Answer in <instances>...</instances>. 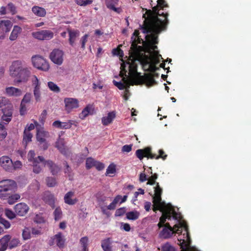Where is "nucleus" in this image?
I'll use <instances>...</instances> for the list:
<instances>
[{
  "instance_id": "obj_8",
  "label": "nucleus",
  "mask_w": 251,
  "mask_h": 251,
  "mask_svg": "<svg viewBox=\"0 0 251 251\" xmlns=\"http://www.w3.org/2000/svg\"><path fill=\"white\" fill-rule=\"evenodd\" d=\"M32 36L35 39L39 40H49L53 37V33L50 30H43L33 32Z\"/></svg>"
},
{
  "instance_id": "obj_23",
  "label": "nucleus",
  "mask_w": 251,
  "mask_h": 251,
  "mask_svg": "<svg viewBox=\"0 0 251 251\" xmlns=\"http://www.w3.org/2000/svg\"><path fill=\"white\" fill-rule=\"evenodd\" d=\"M36 138L38 142H44L46 138L49 137V133L43 128L37 127Z\"/></svg>"
},
{
  "instance_id": "obj_1",
  "label": "nucleus",
  "mask_w": 251,
  "mask_h": 251,
  "mask_svg": "<svg viewBox=\"0 0 251 251\" xmlns=\"http://www.w3.org/2000/svg\"><path fill=\"white\" fill-rule=\"evenodd\" d=\"M167 23L163 21L157 17L153 18L149 22H144L142 26L143 32L147 34L145 38L147 40V46L145 48L146 51L151 54H155V52H158L156 44L158 43V34L162 31L167 29Z\"/></svg>"
},
{
  "instance_id": "obj_19",
  "label": "nucleus",
  "mask_w": 251,
  "mask_h": 251,
  "mask_svg": "<svg viewBox=\"0 0 251 251\" xmlns=\"http://www.w3.org/2000/svg\"><path fill=\"white\" fill-rule=\"evenodd\" d=\"M43 201L52 208L55 207V199L53 194L50 192H45L43 196Z\"/></svg>"
},
{
  "instance_id": "obj_14",
  "label": "nucleus",
  "mask_w": 251,
  "mask_h": 251,
  "mask_svg": "<svg viewBox=\"0 0 251 251\" xmlns=\"http://www.w3.org/2000/svg\"><path fill=\"white\" fill-rule=\"evenodd\" d=\"M15 213L20 216H24L29 210L28 205L23 202L19 203L14 206Z\"/></svg>"
},
{
  "instance_id": "obj_7",
  "label": "nucleus",
  "mask_w": 251,
  "mask_h": 251,
  "mask_svg": "<svg viewBox=\"0 0 251 251\" xmlns=\"http://www.w3.org/2000/svg\"><path fill=\"white\" fill-rule=\"evenodd\" d=\"M33 65L36 68L44 71H47L50 68L48 62L43 57L36 55L32 57Z\"/></svg>"
},
{
  "instance_id": "obj_15",
  "label": "nucleus",
  "mask_w": 251,
  "mask_h": 251,
  "mask_svg": "<svg viewBox=\"0 0 251 251\" xmlns=\"http://www.w3.org/2000/svg\"><path fill=\"white\" fill-rule=\"evenodd\" d=\"M65 103V109L68 113L70 112L74 108L78 107V102L77 100L73 98H66L64 100Z\"/></svg>"
},
{
  "instance_id": "obj_60",
  "label": "nucleus",
  "mask_w": 251,
  "mask_h": 251,
  "mask_svg": "<svg viewBox=\"0 0 251 251\" xmlns=\"http://www.w3.org/2000/svg\"><path fill=\"white\" fill-rule=\"evenodd\" d=\"M31 234L33 236L36 237L38 235H41L42 234L41 230L40 228H36V227H32L30 228Z\"/></svg>"
},
{
  "instance_id": "obj_9",
  "label": "nucleus",
  "mask_w": 251,
  "mask_h": 251,
  "mask_svg": "<svg viewBox=\"0 0 251 251\" xmlns=\"http://www.w3.org/2000/svg\"><path fill=\"white\" fill-rule=\"evenodd\" d=\"M65 239L61 232H58L49 241V245L52 246L56 244L60 249H62L65 246Z\"/></svg>"
},
{
  "instance_id": "obj_51",
  "label": "nucleus",
  "mask_w": 251,
  "mask_h": 251,
  "mask_svg": "<svg viewBox=\"0 0 251 251\" xmlns=\"http://www.w3.org/2000/svg\"><path fill=\"white\" fill-rule=\"evenodd\" d=\"M40 162L39 160H38L35 162L32 163L33 165V172L35 174H39L42 171V168L39 165Z\"/></svg>"
},
{
  "instance_id": "obj_57",
  "label": "nucleus",
  "mask_w": 251,
  "mask_h": 251,
  "mask_svg": "<svg viewBox=\"0 0 251 251\" xmlns=\"http://www.w3.org/2000/svg\"><path fill=\"white\" fill-rule=\"evenodd\" d=\"M145 63L147 64H149V69L150 71L152 73H154L156 71L159 70V68L157 67L155 64L152 63H151L148 60H146Z\"/></svg>"
},
{
  "instance_id": "obj_20",
  "label": "nucleus",
  "mask_w": 251,
  "mask_h": 251,
  "mask_svg": "<svg viewBox=\"0 0 251 251\" xmlns=\"http://www.w3.org/2000/svg\"><path fill=\"white\" fill-rule=\"evenodd\" d=\"M12 26V23L8 20L0 21V32L7 33L10 31Z\"/></svg>"
},
{
  "instance_id": "obj_28",
  "label": "nucleus",
  "mask_w": 251,
  "mask_h": 251,
  "mask_svg": "<svg viewBox=\"0 0 251 251\" xmlns=\"http://www.w3.org/2000/svg\"><path fill=\"white\" fill-rule=\"evenodd\" d=\"M35 153L34 151H30L27 154L28 160L29 162L33 163L39 160L40 162H43L44 161V158L42 156H38L35 157Z\"/></svg>"
},
{
  "instance_id": "obj_6",
  "label": "nucleus",
  "mask_w": 251,
  "mask_h": 251,
  "mask_svg": "<svg viewBox=\"0 0 251 251\" xmlns=\"http://www.w3.org/2000/svg\"><path fill=\"white\" fill-rule=\"evenodd\" d=\"M139 30H135L131 37V45L130 49L134 54L135 53H138L142 50V46H138L137 45L138 44H142L144 46L145 48H146L147 44V40L146 39V40L144 41L140 37V36H139Z\"/></svg>"
},
{
  "instance_id": "obj_44",
  "label": "nucleus",
  "mask_w": 251,
  "mask_h": 251,
  "mask_svg": "<svg viewBox=\"0 0 251 251\" xmlns=\"http://www.w3.org/2000/svg\"><path fill=\"white\" fill-rule=\"evenodd\" d=\"M48 86L49 89L55 93H58L60 91V88L54 82L52 81H50L48 83Z\"/></svg>"
},
{
  "instance_id": "obj_24",
  "label": "nucleus",
  "mask_w": 251,
  "mask_h": 251,
  "mask_svg": "<svg viewBox=\"0 0 251 251\" xmlns=\"http://www.w3.org/2000/svg\"><path fill=\"white\" fill-rule=\"evenodd\" d=\"M75 195L74 192L69 191L67 192L64 196V200L65 203L69 205H74L78 201L76 198L73 199Z\"/></svg>"
},
{
  "instance_id": "obj_10",
  "label": "nucleus",
  "mask_w": 251,
  "mask_h": 251,
  "mask_svg": "<svg viewBox=\"0 0 251 251\" xmlns=\"http://www.w3.org/2000/svg\"><path fill=\"white\" fill-rule=\"evenodd\" d=\"M64 53L59 49H54L50 53V58L55 64L61 65L63 60Z\"/></svg>"
},
{
  "instance_id": "obj_40",
  "label": "nucleus",
  "mask_w": 251,
  "mask_h": 251,
  "mask_svg": "<svg viewBox=\"0 0 251 251\" xmlns=\"http://www.w3.org/2000/svg\"><path fill=\"white\" fill-rule=\"evenodd\" d=\"M126 218L128 220H136L139 216V213L137 211H131L126 213Z\"/></svg>"
},
{
  "instance_id": "obj_50",
  "label": "nucleus",
  "mask_w": 251,
  "mask_h": 251,
  "mask_svg": "<svg viewBox=\"0 0 251 251\" xmlns=\"http://www.w3.org/2000/svg\"><path fill=\"white\" fill-rule=\"evenodd\" d=\"M157 177L158 175L157 174L155 173L152 174L151 176L148 178V181L147 184L150 185L156 184L157 182L155 181V180L157 178Z\"/></svg>"
},
{
  "instance_id": "obj_47",
  "label": "nucleus",
  "mask_w": 251,
  "mask_h": 251,
  "mask_svg": "<svg viewBox=\"0 0 251 251\" xmlns=\"http://www.w3.org/2000/svg\"><path fill=\"white\" fill-rule=\"evenodd\" d=\"M169 213L165 214L164 212H163L162 215L161 216L159 219V222L158 223L157 226L159 228H161L164 226V224L166 221L167 218H168V216Z\"/></svg>"
},
{
  "instance_id": "obj_34",
  "label": "nucleus",
  "mask_w": 251,
  "mask_h": 251,
  "mask_svg": "<svg viewBox=\"0 0 251 251\" xmlns=\"http://www.w3.org/2000/svg\"><path fill=\"white\" fill-rule=\"evenodd\" d=\"M167 205L166 204L164 201H160L159 203H153V207L152 208V210L154 212H156L157 210H159L162 212L165 211V208L167 207Z\"/></svg>"
},
{
  "instance_id": "obj_54",
  "label": "nucleus",
  "mask_w": 251,
  "mask_h": 251,
  "mask_svg": "<svg viewBox=\"0 0 251 251\" xmlns=\"http://www.w3.org/2000/svg\"><path fill=\"white\" fill-rule=\"evenodd\" d=\"M63 164L65 166V168L64 170V173L67 174L69 177H72V169L71 167L66 161H65Z\"/></svg>"
},
{
  "instance_id": "obj_49",
  "label": "nucleus",
  "mask_w": 251,
  "mask_h": 251,
  "mask_svg": "<svg viewBox=\"0 0 251 251\" xmlns=\"http://www.w3.org/2000/svg\"><path fill=\"white\" fill-rule=\"evenodd\" d=\"M47 184L49 187H54L56 184V179L52 177H48L46 179Z\"/></svg>"
},
{
  "instance_id": "obj_17",
  "label": "nucleus",
  "mask_w": 251,
  "mask_h": 251,
  "mask_svg": "<svg viewBox=\"0 0 251 251\" xmlns=\"http://www.w3.org/2000/svg\"><path fill=\"white\" fill-rule=\"evenodd\" d=\"M162 194V189L160 187L159 183H156V186L154 187V194L152 196L153 203H159L162 201L161 195Z\"/></svg>"
},
{
  "instance_id": "obj_52",
  "label": "nucleus",
  "mask_w": 251,
  "mask_h": 251,
  "mask_svg": "<svg viewBox=\"0 0 251 251\" xmlns=\"http://www.w3.org/2000/svg\"><path fill=\"white\" fill-rule=\"evenodd\" d=\"M34 222L37 224H45L46 220L41 214H37L34 218Z\"/></svg>"
},
{
  "instance_id": "obj_56",
  "label": "nucleus",
  "mask_w": 251,
  "mask_h": 251,
  "mask_svg": "<svg viewBox=\"0 0 251 251\" xmlns=\"http://www.w3.org/2000/svg\"><path fill=\"white\" fill-rule=\"evenodd\" d=\"M31 99V94L29 93H26L23 99H22L21 102L25 103V104L28 103L30 102Z\"/></svg>"
},
{
  "instance_id": "obj_58",
  "label": "nucleus",
  "mask_w": 251,
  "mask_h": 251,
  "mask_svg": "<svg viewBox=\"0 0 251 251\" xmlns=\"http://www.w3.org/2000/svg\"><path fill=\"white\" fill-rule=\"evenodd\" d=\"M126 212V209L125 207H121L117 209L115 213V216L116 217H120L124 215V214Z\"/></svg>"
},
{
  "instance_id": "obj_26",
  "label": "nucleus",
  "mask_w": 251,
  "mask_h": 251,
  "mask_svg": "<svg viewBox=\"0 0 251 251\" xmlns=\"http://www.w3.org/2000/svg\"><path fill=\"white\" fill-rule=\"evenodd\" d=\"M68 32L69 35V44L73 47L76 38L79 35V31L78 30L68 29Z\"/></svg>"
},
{
  "instance_id": "obj_61",
  "label": "nucleus",
  "mask_w": 251,
  "mask_h": 251,
  "mask_svg": "<svg viewBox=\"0 0 251 251\" xmlns=\"http://www.w3.org/2000/svg\"><path fill=\"white\" fill-rule=\"evenodd\" d=\"M88 238L87 237H83L80 240V243L82 246L83 249H88Z\"/></svg>"
},
{
  "instance_id": "obj_32",
  "label": "nucleus",
  "mask_w": 251,
  "mask_h": 251,
  "mask_svg": "<svg viewBox=\"0 0 251 251\" xmlns=\"http://www.w3.org/2000/svg\"><path fill=\"white\" fill-rule=\"evenodd\" d=\"M174 233H176L175 230H172L167 228H163L160 232L159 236L161 238L168 239L170 238Z\"/></svg>"
},
{
  "instance_id": "obj_62",
  "label": "nucleus",
  "mask_w": 251,
  "mask_h": 251,
  "mask_svg": "<svg viewBox=\"0 0 251 251\" xmlns=\"http://www.w3.org/2000/svg\"><path fill=\"white\" fill-rule=\"evenodd\" d=\"M27 111L26 105L25 103L21 102L20 107V113L21 115H24Z\"/></svg>"
},
{
  "instance_id": "obj_45",
  "label": "nucleus",
  "mask_w": 251,
  "mask_h": 251,
  "mask_svg": "<svg viewBox=\"0 0 251 251\" xmlns=\"http://www.w3.org/2000/svg\"><path fill=\"white\" fill-rule=\"evenodd\" d=\"M116 173V165L114 163L110 164L107 167L106 171V176L109 175L110 176V174H114Z\"/></svg>"
},
{
  "instance_id": "obj_25",
  "label": "nucleus",
  "mask_w": 251,
  "mask_h": 251,
  "mask_svg": "<svg viewBox=\"0 0 251 251\" xmlns=\"http://www.w3.org/2000/svg\"><path fill=\"white\" fill-rule=\"evenodd\" d=\"M116 117L115 111L109 112L107 116L101 119V123L103 126H106L110 124Z\"/></svg>"
},
{
  "instance_id": "obj_63",
  "label": "nucleus",
  "mask_w": 251,
  "mask_h": 251,
  "mask_svg": "<svg viewBox=\"0 0 251 251\" xmlns=\"http://www.w3.org/2000/svg\"><path fill=\"white\" fill-rule=\"evenodd\" d=\"M8 8L11 12L12 15H14L16 13V8L14 4L12 2H9L7 4Z\"/></svg>"
},
{
  "instance_id": "obj_33",
  "label": "nucleus",
  "mask_w": 251,
  "mask_h": 251,
  "mask_svg": "<svg viewBox=\"0 0 251 251\" xmlns=\"http://www.w3.org/2000/svg\"><path fill=\"white\" fill-rule=\"evenodd\" d=\"M129 74L131 76L133 77H135L139 75L137 72V65L135 62H132L131 63H129Z\"/></svg>"
},
{
  "instance_id": "obj_30",
  "label": "nucleus",
  "mask_w": 251,
  "mask_h": 251,
  "mask_svg": "<svg viewBox=\"0 0 251 251\" xmlns=\"http://www.w3.org/2000/svg\"><path fill=\"white\" fill-rule=\"evenodd\" d=\"M10 239L9 235H6L0 239V251H5L8 247V243Z\"/></svg>"
},
{
  "instance_id": "obj_59",
  "label": "nucleus",
  "mask_w": 251,
  "mask_h": 251,
  "mask_svg": "<svg viewBox=\"0 0 251 251\" xmlns=\"http://www.w3.org/2000/svg\"><path fill=\"white\" fill-rule=\"evenodd\" d=\"M7 135V132L3 126L0 124V140L4 139Z\"/></svg>"
},
{
  "instance_id": "obj_48",
  "label": "nucleus",
  "mask_w": 251,
  "mask_h": 251,
  "mask_svg": "<svg viewBox=\"0 0 251 251\" xmlns=\"http://www.w3.org/2000/svg\"><path fill=\"white\" fill-rule=\"evenodd\" d=\"M75 122L73 120H69L66 122H62L61 129H69L72 125H75Z\"/></svg>"
},
{
  "instance_id": "obj_2",
  "label": "nucleus",
  "mask_w": 251,
  "mask_h": 251,
  "mask_svg": "<svg viewBox=\"0 0 251 251\" xmlns=\"http://www.w3.org/2000/svg\"><path fill=\"white\" fill-rule=\"evenodd\" d=\"M17 184L11 179H4L0 181V199L7 200L10 204L16 202L20 198V195L15 194Z\"/></svg>"
},
{
  "instance_id": "obj_43",
  "label": "nucleus",
  "mask_w": 251,
  "mask_h": 251,
  "mask_svg": "<svg viewBox=\"0 0 251 251\" xmlns=\"http://www.w3.org/2000/svg\"><path fill=\"white\" fill-rule=\"evenodd\" d=\"M54 218L55 221L60 220L62 216V212L60 207L55 208L53 212Z\"/></svg>"
},
{
  "instance_id": "obj_11",
  "label": "nucleus",
  "mask_w": 251,
  "mask_h": 251,
  "mask_svg": "<svg viewBox=\"0 0 251 251\" xmlns=\"http://www.w3.org/2000/svg\"><path fill=\"white\" fill-rule=\"evenodd\" d=\"M164 228H167L168 229H172V230H175L176 232V233L179 234L181 233L182 228H185L187 236L189 237V233L188 232V226L186 225V224L183 222H180L178 225H176L174 226L173 227H172L169 223H167L166 224H164Z\"/></svg>"
},
{
  "instance_id": "obj_42",
  "label": "nucleus",
  "mask_w": 251,
  "mask_h": 251,
  "mask_svg": "<svg viewBox=\"0 0 251 251\" xmlns=\"http://www.w3.org/2000/svg\"><path fill=\"white\" fill-rule=\"evenodd\" d=\"M162 251H176L174 247L172 246L170 243L167 242L161 246Z\"/></svg>"
},
{
  "instance_id": "obj_21",
  "label": "nucleus",
  "mask_w": 251,
  "mask_h": 251,
  "mask_svg": "<svg viewBox=\"0 0 251 251\" xmlns=\"http://www.w3.org/2000/svg\"><path fill=\"white\" fill-rule=\"evenodd\" d=\"M5 93L10 97H19L22 95L21 89L14 87H8L5 89Z\"/></svg>"
},
{
  "instance_id": "obj_46",
  "label": "nucleus",
  "mask_w": 251,
  "mask_h": 251,
  "mask_svg": "<svg viewBox=\"0 0 251 251\" xmlns=\"http://www.w3.org/2000/svg\"><path fill=\"white\" fill-rule=\"evenodd\" d=\"M11 239V238L10 239ZM20 244V240L17 238H13L11 240H9L8 243V246L10 249L15 248Z\"/></svg>"
},
{
  "instance_id": "obj_64",
  "label": "nucleus",
  "mask_w": 251,
  "mask_h": 251,
  "mask_svg": "<svg viewBox=\"0 0 251 251\" xmlns=\"http://www.w3.org/2000/svg\"><path fill=\"white\" fill-rule=\"evenodd\" d=\"M88 37V35L86 34L83 36L82 37V38L80 40L81 48L83 49H84L85 48V44L87 41Z\"/></svg>"
},
{
  "instance_id": "obj_4",
  "label": "nucleus",
  "mask_w": 251,
  "mask_h": 251,
  "mask_svg": "<svg viewBox=\"0 0 251 251\" xmlns=\"http://www.w3.org/2000/svg\"><path fill=\"white\" fill-rule=\"evenodd\" d=\"M157 5L152 7V11L149 10L147 11V14L148 17L147 18H145V20L144 22H149L150 20L153 18L157 17L158 19H160L158 16H162L164 19L163 21H166L167 23V25L169 23V21L168 20V17L169 16V14L168 13H161V14L159 11V7L161 9H163L165 7H168L169 5L167 3L165 0H157ZM162 21V20H161Z\"/></svg>"
},
{
  "instance_id": "obj_5",
  "label": "nucleus",
  "mask_w": 251,
  "mask_h": 251,
  "mask_svg": "<svg viewBox=\"0 0 251 251\" xmlns=\"http://www.w3.org/2000/svg\"><path fill=\"white\" fill-rule=\"evenodd\" d=\"M158 155L152 153L151 148L150 147H148L143 149L137 150L135 152V154L137 157L140 160H142L144 157H147L148 159H158L161 158L163 160H165L167 158V155L162 149H160L158 151Z\"/></svg>"
},
{
  "instance_id": "obj_36",
  "label": "nucleus",
  "mask_w": 251,
  "mask_h": 251,
  "mask_svg": "<svg viewBox=\"0 0 251 251\" xmlns=\"http://www.w3.org/2000/svg\"><path fill=\"white\" fill-rule=\"evenodd\" d=\"M122 196L117 195L111 203H110L107 207L108 210H114L116 208V205L118 202L121 201Z\"/></svg>"
},
{
  "instance_id": "obj_37",
  "label": "nucleus",
  "mask_w": 251,
  "mask_h": 251,
  "mask_svg": "<svg viewBox=\"0 0 251 251\" xmlns=\"http://www.w3.org/2000/svg\"><path fill=\"white\" fill-rule=\"evenodd\" d=\"M161 59H163L161 55L159 54L158 52H155V54L151 55L150 62L156 65L160 62Z\"/></svg>"
},
{
  "instance_id": "obj_3",
  "label": "nucleus",
  "mask_w": 251,
  "mask_h": 251,
  "mask_svg": "<svg viewBox=\"0 0 251 251\" xmlns=\"http://www.w3.org/2000/svg\"><path fill=\"white\" fill-rule=\"evenodd\" d=\"M31 69L24 62L16 60L10 67V74L17 79L18 82H26L31 75Z\"/></svg>"
},
{
  "instance_id": "obj_16",
  "label": "nucleus",
  "mask_w": 251,
  "mask_h": 251,
  "mask_svg": "<svg viewBox=\"0 0 251 251\" xmlns=\"http://www.w3.org/2000/svg\"><path fill=\"white\" fill-rule=\"evenodd\" d=\"M119 0H105V4L107 8L114 11L117 13H121L122 9L121 7H116Z\"/></svg>"
},
{
  "instance_id": "obj_18",
  "label": "nucleus",
  "mask_w": 251,
  "mask_h": 251,
  "mask_svg": "<svg viewBox=\"0 0 251 251\" xmlns=\"http://www.w3.org/2000/svg\"><path fill=\"white\" fill-rule=\"evenodd\" d=\"M123 78L122 80L124 81V83H122V82H117L115 80H113V82L114 84L120 90H124L126 88V85H128V87H129V85H134V84H139L140 82H138L137 83H135V80H134V82L131 81L130 83L128 80L127 79L126 77L125 76H124L122 75Z\"/></svg>"
},
{
  "instance_id": "obj_29",
  "label": "nucleus",
  "mask_w": 251,
  "mask_h": 251,
  "mask_svg": "<svg viewBox=\"0 0 251 251\" xmlns=\"http://www.w3.org/2000/svg\"><path fill=\"white\" fill-rule=\"evenodd\" d=\"M22 28L18 25H14L13 29L9 36V39L11 41H14L17 39L18 35L22 32Z\"/></svg>"
},
{
  "instance_id": "obj_31",
  "label": "nucleus",
  "mask_w": 251,
  "mask_h": 251,
  "mask_svg": "<svg viewBox=\"0 0 251 251\" xmlns=\"http://www.w3.org/2000/svg\"><path fill=\"white\" fill-rule=\"evenodd\" d=\"M32 11L35 15L39 17H44L46 14L45 9L38 6L32 7Z\"/></svg>"
},
{
  "instance_id": "obj_35",
  "label": "nucleus",
  "mask_w": 251,
  "mask_h": 251,
  "mask_svg": "<svg viewBox=\"0 0 251 251\" xmlns=\"http://www.w3.org/2000/svg\"><path fill=\"white\" fill-rule=\"evenodd\" d=\"M32 134L28 131H27L26 129H25L24 132L23 144L26 147L28 143L31 141Z\"/></svg>"
},
{
  "instance_id": "obj_22",
  "label": "nucleus",
  "mask_w": 251,
  "mask_h": 251,
  "mask_svg": "<svg viewBox=\"0 0 251 251\" xmlns=\"http://www.w3.org/2000/svg\"><path fill=\"white\" fill-rule=\"evenodd\" d=\"M113 243L111 238L108 237L103 239L101 242V246L103 251H113Z\"/></svg>"
},
{
  "instance_id": "obj_13",
  "label": "nucleus",
  "mask_w": 251,
  "mask_h": 251,
  "mask_svg": "<svg viewBox=\"0 0 251 251\" xmlns=\"http://www.w3.org/2000/svg\"><path fill=\"white\" fill-rule=\"evenodd\" d=\"M0 163L3 168L7 171H11L13 170V162L10 158L7 156H3L0 158Z\"/></svg>"
},
{
  "instance_id": "obj_39",
  "label": "nucleus",
  "mask_w": 251,
  "mask_h": 251,
  "mask_svg": "<svg viewBox=\"0 0 251 251\" xmlns=\"http://www.w3.org/2000/svg\"><path fill=\"white\" fill-rule=\"evenodd\" d=\"M97 161L92 157H88L86 160V168L89 170L92 167H95Z\"/></svg>"
},
{
  "instance_id": "obj_55",
  "label": "nucleus",
  "mask_w": 251,
  "mask_h": 251,
  "mask_svg": "<svg viewBox=\"0 0 251 251\" xmlns=\"http://www.w3.org/2000/svg\"><path fill=\"white\" fill-rule=\"evenodd\" d=\"M5 215L8 218L10 219H13L16 217L15 213L11 210L9 209H5Z\"/></svg>"
},
{
  "instance_id": "obj_53",
  "label": "nucleus",
  "mask_w": 251,
  "mask_h": 251,
  "mask_svg": "<svg viewBox=\"0 0 251 251\" xmlns=\"http://www.w3.org/2000/svg\"><path fill=\"white\" fill-rule=\"evenodd\" d=\"M75 3L80 6H86L88 4H92L93 2L92 0H75Z\"/></svg>"
},
{
  "instance_id": "obj_27",
  "label": "nucleus",
  "mask_w": 251,
  "mask_h": 251,
  "mask_svg": "<svg viewBox=\"0 0 251 251\" xmlns=\"http://www.w3.org/2000/svg\"><path fill=\"white\" fill-rule=\"evenodd\" d=\"M164 213L167 214L168 213H169V214H168V215H167L168 218H167L168 220L171 219V214L173 215V217L174 219H175L176 220H177L178 219L177 213L175 211V210H174V209L173 208L172 206L170 204H168L167 205V207L165 208V211H164Z\"/></svg>"
},
{
  "instance_id": "obj_38",
  "label": "nucleus",
  "mask_w": 251,
  "mask_h": 251,
  "mask_svg": "<svg viewBox=\"0 0 251 251\" xmlns=\"http://www.w3.org/2000/svg\"><path fill=\"white\" fill-rule=\"evenodd\" d=\"M91 107L90 105H87L83 109L81 113L79 114V117L81 119H84L89 114H90V110Z\"/></svg>"
},
{
  "instance_id": "obj_41",
  "label": "nucleus",
  "mask_w": 251,
  "mask_h": 251,
  "mask_svg": "<svg viewBox=\"0 0 251 251\" xmlns=\"http://www.w3.org/2000/svg\"><path fill=\"white\" fill-rule=\"evenodd\" d=\"M31 229L30 227H25L23 230L22 236L24 240H26L31 238Z\"/></svg>"
},
{
  "instance_id": "obj_12",
  "label": "nucleus",
  "mask_w": 251,
  "mask_h": 251,
  "mask_svg": "<svg viewBox=\"0 0 251 251\" xmlns=\"http://www.w3.org/2000/svg\"><path fill=\"white\" fill-rule=\"evenodd\" d=\"M44 166H47L53 176L57 175L61 171V168L52 161L48 160L42 162Z\"/></svg>"
}]
</instances>
